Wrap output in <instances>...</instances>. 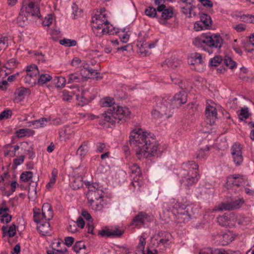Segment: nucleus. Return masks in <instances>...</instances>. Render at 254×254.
<instances>
[{
    "label": "nucleus",
    "instance_id": "nucleus-46",
    "mask_svg": "<svg viewBox=\"0 0 254 254\" xmlns=\"http://www.w3.org/2000/svg\"><path fill=\"white\" fill-rule=\"evenodd\" d=\"M86 144L81 145L77 150V154H79L81 157L84 156L87 152Z\"/></svg>",
    "mask_w": 254,
    "mask_h": 254
},
{
    "label": "nucleus",
    "instance_id": "nucleus-38",
    "mask_svg": "<svg viewBox=\"0 0 254 254\" xmlns=\"http://www.w3.org/2000/svg\"><path fill=\"white\" fill-rule=\"evenodd\" d=\"M33 177V173L31 171H26L23 172L20 179L23 182H28Z\"/></svg>",
    "mask_w": 254,
    "mask_h": 254
},
{
    "label": "nucleus",
    "instance_id": "nucleus-40",
    "mask_svg": "<svg viewBox=\"0 0 254 254\" xmlns=\"http://www.w3.org/2000/svg\"><path fill=\"white\" fill-rule=\"evenodd\" d=\"M112 237H120L124 232V230H122L119 228V227H116L114 230H111Z\"/></svg>",
    "mask_w": 254,
    "mask_h": 254
},
{
    "label": "nucleus",
    "instance_id": "nucleus-8",
    "mask_svg": "<svg viewBox=\"0 0 254 254\" xmlns=\"http://www.w3.org/2000/svg\"><path fill=\"white\" fill-rule=\"evenodd\" d=\"M149 36L144 32H140L138 38L136 46L139 48V53L141 54H144L145 56L147 55L148 51L147 49L154 48L158 42V40L150 42L148 41Z\"/></svg>",
    "mask_w": 254,
    "mask_h": 254
},
{
    "label": "nucleus",
    "instance_id": "nucleus-52",
    "mask_svg": "<svg viewBox=\"0 0 254 254\" xmlns=\"http://www.w3.org/2000/svg\"><path fill=\"white\" fill-rule=\"evenodd\" d=\"M163 114L164 113L162 111H159L157 110H153L151 112L152 116L155 119H158L160 118L161 116L163 115ZM164 114L166 115L167 113H164Z\"/></svg>",
    "mask_w": 254,
    "mask_h": 254
},
{
    "label": "nucleus",
    "instance_id": "nucleus-59",
    "mask_svg": "<svg viewBox=\"0 0 254 254\" xmlns=\"http://www.w3.org/2000/svg\"><path fill=\"white\" fill-rule=\"evenodd\" d=\"M97 151L98 152H102L106 148V144L104 143L98 142L97 143Z\"/></svg>",
    "mask_w": 254,
    "mask_h": 254
},
{
    "label": "nucleus",
    "instance_id": "nucleus-50",
    "mask_svg": "<svg viewBox=\"0 0 254 254\" xmlns=\"http://www.w3.org/2000/svg\"><path fill=\"white\" fill-rule=\"evenodd\" d=\"M98 234L101 237H112L111 231L109 229L99 231Z\"/></svg>",
    "mask_w": 254,
    "mask_h": 254
},
{
    "label": "nucleus",
    "instance_id": "nucleus-42",
    "mask_svg": "<svg viewBox=\"0 0 254 254\" xmlns=\"http://www.w3.org/2000/svg\"><path fill=\"white\" fill-rule=\"evenodd\" d=\"M225 64L229 68L233 69L236 65V63L230 57H227L224 61Z\"/></svg>",
    "mask_w": 254,
    "mask_h": 254
},
{
    "label": "nucleus",
    "instance_id": "nucleus-20",
    "mask_svg": "<svg viewBox=\"0 0 254 254\" xmlns=\"http://www.w3.org/2000/svg\"><path fill=\"white\" fill-rule=\"evenodd\" d=\"M48 221L49 220H45V221L40 223L37 226V230L40 234L43 236L48 235L51 230L50 224Z\"/></svg>",
    "mask_w": 254,
    "mask_h": 254
},
{
    "label": "nucleus",
    "instance_id": "nucleus-21",
    "mask_svg": "<svg viewBox=\"0 0 254 254\" xmlns=\"http://www.w3.org/2000/svg\"><path fill=\"white\" fill-rule=\"evenodd\" d=\"M173 16V8L169 7L168 8H166L164 11L159 14V16L157 18L159 19L160 22L163 23V21L169 19L170 18H172Z\"/></svg>",
    "mask_w": 254,
    "mask_h": 254
},
{
    "label": "nucleus",
    "instance_id": "nucleus-2",
    "mask_svg": "<svg viewBox=\"0 0 254 254\" xmlns=\"http://www.w3.org/2000/svg\"><path fill=\"white\" fill-rule=\"evenodd\" d=\"M103 105L108 107V109L102 114V118L112 125L119 123L121 121L126 122V118H128L130 114L128 108L118 106L115 103L114 99L110 97L105 99Z\"/></svg>",
    "mask_w": 254,
    "mask_h": 254
},
{
    "label": "nucleus",
    "instance_id": "nucleus-45",
    "mask_svg": "<svg viewBox=\"0 0 254 254\" xmlns=\"http://www.w3.org/2000/svg\"><path fill=\"white\" fill-rule=\"evenodd\" d=\"M209 150V147L207 145L204 148H200L196 154V158H203L205 155V151Z\"/></svg>",
    "mask_w": 254,
    "mask_h": 254
},
{
    "label": "nucleus",
    "instance_id": "nucleus-25",
    "mask_svg": "<svg viewBox=\"0 0 254 254\" xmlns=\"http://www.w3.org/2000/svg\"><path fill=\"white\" fill-rule=\"evenodd\" d=\"M131 172V177L133 178V176L135 178H141V170L139 166L136 164H133L129 166V167Z\"/></svg>",
    "mask_w": 254,
    "mask_h": 254
},
{
    "label": "nucleus",
    "instance_id": "nucleus-24",
    "mask_svg": "<svg viewBox=\"0 0 254 254\" xmlns=\"http://www.w3.org/2000/svg\"><path fill=\"white\" fill-rule=\"evenodd\" d=\"M85 248L84 243L80 241L75 243L72 247V249L77 254H86L85 252Z\"/></svg>",
    "mask_w": 254,
    "mask_h": 254
},
{
    "label": "nucleus",
    "instance_id": "nucleus-44",
    "mask_svg": "<svg viewBox=\"0 0 254 254\" xmlns=\"http://www.w3.org/2000/svg\"><path fill=\"white\" fill-rule=\"evenodd\" d=\"M52 175V178L50 179V182L46 185L47 189H50L52 188V187H53L55 183L57 176L56 174L54 172V170L53 171Z\"/></svg>",
    "mask_w": 254,
    "mask_h": 254
},
{
    "label": "nucleus",
    "instance_id": "nucleus-30",
    "mask_svg": "<svg viewBox=\"0 0 254 254\" xmlns=\"http://www.w3.org/2000/svg\"><path fill=\"white\" fill-rule=\"evenodd\" d=\"M52 79V76L48 74H42L38 78L37 83L42 85Z\"/></svg>",
    "mask_w": 254,
    "mask_h": 254
},
{
    "label": "nucleus",
    "instance_id": "nucleus-23",
    "mask_svg": "<svg viewBox=\"0 0 254 254\" xmlns=\"http://www.w3.org/2000/svg\"><path fill=\"white\" fill-rule=\"evenodd\" d=\"M188 64L190 65L200 64L202 62L201 55L198 53H194L188 59Z\"/></svg>",
    "mask_w": 254,
    "mask_h": 254
},
{
    "label": "nucleus",
    "instance_id": "nucleus-13",
    "mask_svg": "<svg viewBox=\"0 0 254 254\" xmlns=\"http://www.w3.org/2000/svg\"><path fill=\"white\" fill-rule=\"evenodd\" d=\"M187 101V94L185 91L176 93L171 99V104L174 107L178 108Z\"/></svg>",
    "mask_w": 254,
    "mask_h": 254
},
{
    "label": "nucleus",
    "instance_id": "nucleus-63",
    "mask_svg": "<svg viewBox=\"0 0 254 254\" xmlns=\"http://www.w3.org/2000/svg\"><path fill=\"white\" fill-rule=\"evenodd\" d=\"M233 28L238 32L243 31L246 29L244 24L242 23L234 26Z\"/></svg>",
    "mask_w": 254,
    "mask_h": 254
},
{
    "label": "nucleus",
    "instance_id": "nucleus-57",
    "mask_svg": "<svg viewBox=\"0 0 254 254\" xmlns=\"http://www.w3.org/2000/svg\"><path fill=\"white\" fill-rule=\"evenodd\" d=\"M227 217L226 216H220L218 218V222L219 225L222 226H227L228 224L227 221H226Z\"/></svg>",
    "mask_w": 254,
    "mask_h": 254
},
{
    "label": "nucleus",
    "instance_id": "nucleus-58",
    "mask_svg": "<svg viewBox=\"0 0 254 254\" xmlns=\"http://www.w3.org/2000/svg\"><path fill=\"white\" fill-rule=\"evenodd\" d=\"M7 41L8 38L7 37L1 36L0 37V51L4 48Z\"/></svg>",
    "mask_w": 254,
    "mask_h": 254
},
{
    "label": "nucleus",
    "instance_id": "nucleus-54",
    "mask_svg": "<svg viewBox=\"0 0 254 254\" xmlns=\"http://www.w3.org/2000/svg\"><path fill=\"white\" fill-rule=\"evenodd\" d=\"M202 5L206 7L211 8L213 6V3L210 0H198Z\"/></svg>",
    "mask_w": 254,
    "mask_h": 254
},
{
    "label": "nucleus",
    "instance_id": "nucleus-10",
    "mask_svg": "<svg viewBox=\"0 0 254 254\" xmlns=\"http://www.w3.org/2000/svg\"><path fill=\"white\" fill-rule=\"evenodd\" d=\"M242 149V145L238 143H234L231 149L234 162L237 166L240 165L243 161Z\"/></svg>",
    "mask_w": 254,
    "mask_h": 254
},
{
    "label": "nucleus",
    "instance_id": "nucleus-11",
    "mask_svg": "<svg viewBox=\"0 0 254 254\" xmlns=\"http://www.w3.org/2000/svg\"><path fill=\"white\" fill-rule=\"evenodd\" d=\"M27 75L24 77L25 82L29 84L36 83V78L39 73L38 66L36 64H31L26 68Z\"/></svg>",
    "mask_w": 254,
    "mask_h": 254
},
{
    "label": "nucleus",
    "instance_id": "nucleus-27",
    "mask_svg": "<svg viewBox=\"0 0 254 254\" xmlns=\"http://www.w3.org/2000/svg\"><path fill=\"white\" fill-rule=\"evenodd\" d=\"M200 20L199 22H201L205 29H208L211 25V19L210 16L205 13L201 15Z\"/></svg>",
    "mask_w": 254,
    "mask_h": 254
},
{
    "label": "nucleus",
    "instance_id": "nucleus-34",
    "mask_svg": "<svg viewBox=\"0 0 254 254\" xmlns=\"http://www.w3.org/2000/svg\"><path fill=\"white\" fill-rule=\"evenodd\" d=\"M145 245L146 238L145 237L144 234H142V235L140 237L139 242L137 247L138 252H143Z\"/></svg>",
    "mask_w": 254,
    "mask_h": 254
},
{
    "label": "nucleus",
    "instance_id": "nucleus-43",
    "mask_svg": "<svg viewBox=\"0 0 254 254\" xmlns=\"http://www.w3.org/2000/svg\"><path fill=\"white\" fill-rule=\"evenodd\" d=\"M222 61L223 59L221 57L216 56L210 59V64L211 66H218Z\"/></svg>",
    "mask_w": 254,
    "mask_h": 254
},
{
    "label": "nucleus",
    "instance_id": "nucleus-16",
    "mask_svg": "<svg viewBox=\"0 0 254 254\" xmlns=\"http://www.w3.org/2000/svg\"><path fill=\"white\" fill-rule=\"evenodd\" d=\"M170 234L166 232H160L158 233V238H156L157 241L158 246L161 245L164 247H167L169 245V238L170 237Z\"/></svg>",
    "mask_w": 254,
    "mask_h": 254
},
{
    "label": "nucleus",
    "instance_id": "nucleus-32",
    "mask_svg": "<svg viewBox=\"0 0 254 254\" xmlns=\"http://www.w3.org/2000/svg\"><path fill=\"white\" fill-rule=\"evenodd\" d=\"M60 43L65 47L75 46L77 44L76 41L74 40H70L68 39L64 38L60 41Z\"/></svg>",
    "mask_w": 254,
    "mask_h": 254
},
{
    "label": "nucleus",
    "instance_id": "nucleus-19",
    "mask_svg": "<svg viewBox=\"0 0 254 254\" xmlns=\"http://www.w3.org/2000/svg\"><path fill=\"white\" fill-rule=\"evenodd\" d=\"M42 214L43 218H44L45 220H50L52 218L53 213L50 203H45L43 204Z\"/></svg>",
    "mask_w": 254,
    "mask_h": 254
},
{
    "label": "nucleus",
    "instance_id": "nucleus-3",
    "mask_svg": "<svg viewBox=\"0 0 254 254\" xmlns=\"http://www.w3.org/2000/svg\"><path fill=\"white\" fill-rule=\"evenodd\" d=\"M223 39L218 34L202 33L193 40V44L198 48H202L209 54L213 52V49L220 48L223 44Z\"/></svg>",
    "mask_w": 254,
    "mask_h": 254
},
{
    "label": "nucleus",
    "instance_id": "nucleus-60",
    "mask_svg": "<svg viewBox=\"0 0 254 254\" xmlns=\"http://www.w3.org/2000/svg\"><path fill=\"white\" fill-rule=\"evenodd\" d=\"M76 225L77 226L81 229L83 228L85 226V222L81 216H79L76 221Z\"/></svg>",
    "mask_w": 254,
    "mask_h": 254
},
{
    "label": "nucleus",
    "instance_id": "nucleus-47",
    "mask_svg": "<svg viewBox=\"0 0 254 254\" xmlns=\"http://www.w3.org/2000/svg\"><path fill=\"white\" fill-rule=\"evenodd\" d=\"M85 185L87 187L88 190H93V189H96V190H101L98 188V184L95 183L93 184H90L89 182H85Z\"/></svg>",
    "mask_w": 254,
    "mask_h": 254
},
{
    "label": "nucleus",
    "instance_id": "nucleus-55",
    "mask_svg": "<svg viewBox=\"0 0 254 254\" xmlns=\"http://www.w3.org/2000/svg\"><path fill=\"white\" fill-rule=\"evenodd\" d=\"M243 19L245 22L254 23V16L252 15H245L243 17Z\"/></svg>",
    "mask_w": 254,
    "mask_h": 254
},
{
    "label": "nucleus",
    "instance_id": "nucleus-14",
    "mask_svg": "<svg viewBox=\"0 0 254 254\" xmlns=\"http://www.w3.org/2000/svg\"><path fill=\"white\" fill-rule=\"evenodd\" d=\"M206 122L210 125L214 124L217 119L216 109L211 106L206 107L205 109Z\"/></svg>",
    "mask_w": 254,
    "mask_h": 254
},
{
    "label": "nucleus",
    "instance_id": "nucleus-35",
    "mask_svg": "<svg viewBox=\"0 0 254 254\" xmlns=\"http://www.w3.org/2000/svg\"><path fill=\"white\" fill-rule=\"evenodd\" d=\"M68 83H72L73 82H78L81 79L80 75L77 73H71L68 76Z\"/></svg>",
    "mask_w": 254,
    "mask_h": 254
},
{
    "label": "nucleus",
    "instance_id": "nucleus-39",
    "mask_svg": "<svg viewBox=\"0 0 254 254\" xmlns=\"http://www.w3.org/2000/svg\"><path fill=\"white\" fill-rule=\"evenodd\" d=\"M249 115L250 114L249 113L248 108H242L241 110L240 113L239 114V118L241 120H243L244 119H246L248 118Z\"/></svg>",
    "mask_w": 254,
    "mask_h": 254
},
{
    "label": "nucleus",
    "instance_id": "nucleus-1",
    "mask_svg": "<svg viewBox=\"0 0 254 254\" xmlns=\"http://www.w3.org/2000/svg\"><path fill=\"white\" fill-rule=\"evenodd\" d=\"M129 142L136 157L140 160L152 156L158 157L162 152L155 135L141 129L130 132Z\"/></svg>",
    "mask_w": 254,
    "mask_h": 254
},
{
    "label": "nucleus",
    "instance_id": "nucleus-7",
    "mask_svg": "<svg viewBox=\"0 0 254 254\" xmlns=\"http://www.w3.org/2000/svg\"><path fill=\"white\" fill-rule=\"evenodd\" d=\"M173 208L179 222L185 223L190 219L191 215L189 212L190 206L177 201L173 205Z\"/></svg>",
    "mask_w": 254,
    "mask_h": 254
},
{
    "label": "nucleus",
    "instance_id": "nucleus-9",
    "mask_svg": "<svg viewBox=\"0 0 254 254\" xmlns=\"http://www.w3.org/2000/svg\"><path fill=\"white\" fill-rule=\"evenodd\" d=\"M245 203L243 198H230L222 202L217 207L216 210L232 211L240 208Z\"/></svg>",
    "mask_w": 254,
    "mask_h": 254
},
{
    "label": "nucleus",
    "instance_id": "nucleus-56",
    "mask_svg": "<svg viewBox=\"0 0 254 254\" xmlns=\"http://www.w3.org/2000/svg\"><path fill=\"white\" fill-rule=\"evenodd\" d=\"M67 251L66 248H64L62 249H57L56 250L57 252H55L53 250H48L47 253V254H57L58 253H61L62 254H64Z\"/></svg>",
    "mask_w": 254,
    "mask_h": 254
},
{
    "label": "nucleus",
    "instance_id": "nucleus-64",
    "mask_svg": "<svg viewBox=\"0 0 254 254\" xmlns=\"http://www.w3.org/2000/svg\"><path fill=\"white\" fill-rule=\"evenodd\" d=\"M213 254H228V252L223 249H216L213 250Z\"/></svg>",
    "mask_w": 254,
    "mask_h": 254
},
{
    "label": "nucleus",
    "instance_id": "nucleus-29",
    "mask_svg": "<svg viewBox=\"0 0 254 254\" xmlns=\"http://www.w3.org/2000/svg\"><path fill=\"white\" fill-rule=\"evenodd\" d=\"M83 186V183L81 178L78 177L74 180L71 185L72 190H75L80 189Z\"/></svg>",
    "mask_w": 254,
    "mask_h": 254
},
{
    "label": "nucleus",
    "instance_id": "nucleus-49",
    "mask_svg": "<svg viewBox=\"0 0 254 254\" xmlns=\"http://www.w3.org/2000/svg\"><path fill=\"white\" fill-rule=\"evenodd\" d=\"M1 217L0 221L2 223H8L11 220L12 216L8 213H5V214L1 215Z\"/></svg>",
    "mask_w": 254,
    "mask_h": 254
},
{
    "label": "nucleus",
    "instance_id": "nucleus-48",
    "mask_svg": "<svg viewBox=\"0 0 254 254\" xmlns=\"http://www.w3.org/2000/svg\"><path fill=\"white\" fill-rule=\"evenodd\" d=\"M72 93H69L68 91L64 90L63 91L62 98L64 101H68L72 100L73 96Z\"/></svg>",
    "mask_w": 254,
    "mask_h": 254
},
{
    "label": "nucleus",
    "instance_id": "nucleus-28",
    "mask_svg": "<svg viewBox=\"0 0 254 254\" xmlns=\"http://www.w3.org/2000/svg\"><path fill=\"white\" fill-rule=\"evenodd\" d=\"M180 64V63L175 59H170L167 60L162 64V66L165 68V66H167L168 68L171 69H174L178 67Z\"/></svg>",
    "mask_w": 254,
    "mask_h": 254
},
{
    "label": "nucleus",
    "instance_id": "nucleus-36",
    "mask_svg": "<svg viewBox=\"0 0 254 254\" xmlns=\"http://www.w3.org/2000/svg\"><path fill=\"white\" fill-rule=\"evenodd\" d=\"M54 81L56 87H62L65 85L66 79L64 77L62 76L56 77V78L54 79Z\"/></svg>",
    "mask_w": 254,
    "mask_h": 254
},
{
    "label": "nucleus",
    "instance_id": "nucleus-15",
    "mask_svg": "<svg viewBox=\"0 0 254 254\" xmlns=\"http://www.w3.org/2000/svg\"><path fill=\"white\" fill-rule=\"evenodd\" d=\"M148 217V216L146 212L140 211L134 217L130 224L131 225L139 227L141 225L144 224L145 220L147 219Z\"/></svg>",
    "mask_w": 254,
    "mask_h": 254
},
{
    "label": "nucleus",
    "instance_id": "nucleus-17",
    "mask_svg": "<svg viewBox=\"0 0 254 254\" xmlns=\"http://www.w3.org/2000/svg\"><path fill=\"white\" fill-rule=\"evenodd\" d=\"M99 73L95 69H90L88 70L86 69H81L80 70V75L83 78H95L97 80L101 79L102 76H99Z\"/></svg>",
    "mask_w": 254,
    "mask_h": 254
},
{
    "label": "nucleus",
    "instance_id": "nucleus-31",
    "mask_svg": "<svg viewBox=\"0 0 254 254\" xmlns=\"http://www.w3.org/2000/svg\"><path fill=\"white\" fill-rule=\"evenodd\" d=\"M145 13L147 16L150 17H158L159 15L156 12V9L152 6H149L146 8Z\"/></svg>",
    "mask_w": 254,
    "mask_h": 254
},
{
    "label": "nucleus",
    "instance_id": "nucleus-12",
    "mask_svg": "<svg viewBox=\"0 0 254 254\" xmlns=\"http://www.w3.org/2000/svg\"><path fill=\"white\" fill-rule=\"evenodd\" d=\"M244 182V178L242 175L235 174L230 175L227 178L226 184L228 189H233V187L242 186Z\"/></svg>",
    "mask_w": 254,
    "mask_h": 254
},
{
    "label": "nucleus",
    "instance_id": "nucleus-5",
    "mask_svg": "<svg viewBox=\"0 0 254 254\" xmlns=\"http://www.w3.org/2000/svg\"><path fill=\"white\" fill-rule=\"evenodd\" d=\"M105 12V8H101L100 9V11H97V13L92 16V27L93 29H102L101 33L103 35L105 34H113V31L109 28L112 27L114 29V27L108 21Z\"/></svg>",
    "mask_w": 254,
    "mask_h": 254
},
{
    "label": "nucleus",
    "instance_id": "nucleus-22",
    "mask_svg": "<svg viewBox=\"0 0 254 254\" xmlns=\"http://www.w3.org/2000/svg\"><path fill=\"white\" fill-rule=\"evenodd\" d=\"M1 229L2 231V235L3 237L5 236L6 235H8L9 237H13L16 233V225L14 223H12L8 229L7 227L4 226L2 227Z\"/></svg>",
    "mask_w": 254,
    "mask_h": 254
},
{
    "label": "nucleus",
    "instance_id": "nucleus-61",
    "mask_svg": "<svg viewBox=\"0 0 254 254\" xmlns=\"http://www.w3.org/2000/svg\"><path fill=\"white\" fill-rule=\"evenodd\" d=\"M81 63L82 61L79 58L75 57L72 60L71 64L73 66L78 67L79 66V64H81Z\"/></svg>",
    "mask_w": 254,
    "mask_h": 254
},
{
    "label": "nucleus",
    "instance_id": "nucleus-41",
    "mask_svg": "<svg viewBox=\"0 0 254 254\" xmlns=\"http://www.w3.org/2000/svg\"><path fill=\"white\" fill-rule=\"evenodd\" d=\"M12 114V111L10 110H5L2 111L0 114V120H2L3 119H9L10 118Z\"/></svg>",
    "mask_w": 254,
    "mask_h": 254
},
{
    "label": "nucleus",
    "instance_id": "nucleus-6",
    "mask_svg": "<svg viewBox=\"0 0 254 254\" xmlns=\"http://www.w3.org/2000/svg\"><path fill=\"white\" fill-rule=\"evenodd\" d=\"M28 15L40 17V8L36 5L33 0H23L20 12L17 17L18 22H24L27 19V16Z\"/></svg>",
    "mask_w": 254,
    "mask_h": 254
},
{
    "label": "nucleus",
    "instance_id": "nucleus-33",
    "mask_svg": "<svg viewBox=\"0 0 254 254\" xmlns=\"http://www.w3.org/2000/svg\"><path fill=\"white\" fill-rule=\"evenodd\" d=\"M140 178H135L133 176L131 185L133 187L134 190H138L140 189L141 187L143 185V182L140 179Z\"/></svg>",
    "mask_w": 254,
    "mask_h": 254
},
{
    "label": "nucleus",
    "instance_id": "nucleus-53",
    "mask_svg": "<svg viewBox=\"0 0 254 254\" xmlns=\"http://www.w3.org/2000/svg\"><path fill=\"white\" fill-rule=\"evenodd\" d=\"M74 241V238L72 237H66L64 238V245L67 247H70L73 244Z\"/></svg>",
    "mask_w": 254,
    "mask_h": 254
},
{
    "label": "nucleus",
    "instance_id": "nucleus-62",
    "mask_svg": "<svg viewBox=\"0 0 254 254\" xmlns=\"http://www.w3.org/2000/svg\"><path fill=\"white\" fill-rule=\"evenodd\" d=\"M24 158L25 157L24 155H21L19 158L14 159L13 160L14 165L15 166H18L23 163L24 160Z\"/></svg>",
    "mask_w": 254,
    "mask_h": 254
},
{
    "label": "nucleus",
    "instance_id": "nucleus-37",
    "mask_svg": "<svg viewBox=\"0 0 254 254\" xmlns=\"http://www.w3.org/2000/svg\"><path fill=\"white\" fill-rule=\"evenodd\" d=\"M48 121V119L45 118H42L40 119L35 120L32 122V125L35 126V128H38L44 127L45 125V122H47Z\"/></svg>",
    "mask_w": 254,
    "mask_h": 254
},
{
    "label": "nucleus",
    "instance_id": "nucleus-51",
    "mask_svg": "<svg viewBox=\"0 0 254 254\" xmlns=\"http://www.w3.org/2000/svg\"><path fill=\"white\" fill-rule=\"evenodd\" d=\"M81 215L85 219L88 221V222H92L93 221L91 215L87 211L83 209L81 212Z\"/></svg>",
    "mask_w": 254,
    "mask_h": 254
},
{
    "label": "nucleus",
    "instance_id": "nucleus-18",
    "mask_svg": "<svg viewBox=\"0 0 254 254\" xmlns=\"http://www.w3.org/2000/svg\"><path fill=\"white\" fill-rule=\"evenodd\" d=\"M30 93L31 92L29 88L20 87L17 89L14 93L16 95L15 100L18 102H21L26 96L29 95Z\"/></svg>",
    "mask_w": 254,
    "mask_h": 254
},
{
    "label": "nucleus",
    "instance_id": "nucleus-4",
    "mask_svg": "<svg viewBox=\"0 0 254 254\" xmlns=\"http://www.w3.org/2000/svg\"><path fill=\"white\" fill-rule=\"evenodd\" d=\"M198 168V165L193 161L182 164V169L180 172L182 177L181 183L185 189H190V187L197 181Z\"/></svg>",
    "mask_w": 254,
    "mask_h": 254
},
{
    "label": "nucleus",
    "instance_id": "nucleus-26",
    "mask_svg": "<svg viewBox=\"0 0 254 254\" xmlns=\"http://www.w3.org/2000/svg\"><path fill=\"white\" fill-rule=\"evenodd\" d=\"M33 220L39 224L45 221L44 218H43L42 214L41 213L40 209L36 208L33 209Z\"/></svg>",
    "mask_w": 254,
    "mask_h": 254
}]
</instances>
